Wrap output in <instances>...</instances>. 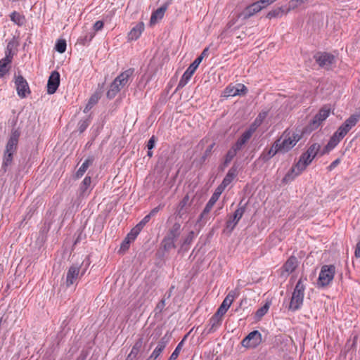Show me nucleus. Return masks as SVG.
Returning <instances> with one entry per match:
<instances>
[{
    "instance_id": "obj_1",
    "label": "nucleus",
    "mask_w": 360,
    "mask_h": 360,
    "mask_svg": "<svg viewBox=\"0 0 360 360\" xmlns=\"http://www.w3.org/2000/svg\"><path fill=\"white\" fill-rule=\"evenodd\" d=\"M21 131L19 128H13L11 134L6 144L3 155V161L1 170L5 173L7 172L13 160V155L16 153L18 146L19 138Z\"/></svg>"
},
{
    "instance_id": "obj_2",
    "label": "nucleus",
    "mask_w": 360,
    "mask_h": 360,
    "mask_svg": "<svg viewBox=\"0 0 360 360\" xmlns=\"http://www.w3.org/2000/svg\"><path fill=\"white\" fill-rule=\"evenodd\" d=\"M300 131L297 129H286L281 138L271 146L275 153H286L292 149L301 139Z\"/></svg>"
},
{
    "instance_id": "obj_3",
    "label": "nucleus",
    "mask_w": 360,
    "mask_h": 360,
    "mask_svg": "<svg viewBox=\"0 0 360 360\" xmlns=\"http://www.w3.org/2000/svg\"><path fill=\"white\" fill-rule=\"evenodd\" d=\"M91 264L89 257L86 258L81 262L72 264L67 271L65 278V285L67 288L77 283V281L85 274L87 269Z\"/></svg>"
},
{
    "instance_id": "obj_4",
    "label": "nucleus",
    "mask_w": 360,
    "mask_h": 360,
    "mask_svg": "<svg viewBox=\"0 0 360 360\" xmlns=\"http://www.w3.org/2000/svg\"><path fill=\"white\" fill-rule=\"evenodd\" d=\"M306 281V277H301L295 285L290 303V309L292 311L299 309L303 304L305 290V285L304 284V281Z\"/></svg>"
},
{
    "instance_id": "obj_5",
    "label": "nucleus",
    "mask_w": 360,
    "mask_h": 360,
    "mask_svg": "<svg viewBox=\"0 0 360 360\" xmlns=\"http://www.w3.org/2000/svg\"><path fill=\"white\" fill-rule=\"evenodd\" d=\"M335 273V267L333 265H323L319 273L318 285L325 287L329 285L333 281Z\"/></svg>"
},
{
    "instance_id": "obj_6",
    "label": "nucleus",
    "mask_w": 360,
    "mask_h": 360,
    "mask_svg": "<svg viewBox=\"0 0 360 360\" xmlns=\"http://www.w3.org/2000/svg\"><path fill=\"white\" fill-rule=\"evenodd\" d=\"M360 120V113L353 114L349 116L344 123L338 127L335 131L340 138H344L347 133L358 123Z\"/></svg>"
},
{
    "instance_id": "obj_7",
    "label": "nucleus",
    "mask_w": 360,
    "mask_h": 360,
    "mask_svg": "<svg viewBox=\"0 0 360 360\" xmlns=\"http://www.w3.org/2000/svg\"><path fill=\"white\" fill-rule=\"evenodd\" d=\"M192 202L193 200L191 199L189 194L187 193L181 200H180L175 209L174 214L176 217L179 219H185L187 214L190 212Z\"/></svg>"
},
{
    "instance_id": "obj_8",
    "label": "nucleus",
    "mask_w": 360,
    "mask_h": 360,
    "mask_svg": "<svg viewBox=\"0 0 360 360\" xmlns=\"http://www.w3.org/2000/svg\"><path fill=\"white\" fill-rule=\"evenodd\" d=\"M14 79L18 96L21 98H26L31 93L27 80L20 74L18 75H15Z\"/></svg>"
},
{
    "instance_id": "obj_9",
    "label": "nucleus",
    "mask_w": 360,
    "mask_h": 360,
    "mask_svg": "<svg viewBox=\"0 0 360 360\" xmlns=\"http://www.w3.org/2000/svg\"><path fill=\"white\" fill-rule=\"evenodd\" d=\"M13 43L9 42L6 46L5 57L0 60V77H4L9 70L8 65L11 63L13 57Z\"/></svg>"
},
{
    "instance_id": "obj_10",
    "label": "nucleus",
    "mask_w": 360,
    "mask_h": 360,
    "mask_svg": "<svg viewBox=\"0 0 360 360\" xmlns=\"http://www.w3.org/2000/svg\"><path fill=\"white\" fill-rule=\"evenodd\" d=\"M200 59H195L186 69L179 82L177 89L184 87L200 65Z\"/></svg>"
},
{
    "instance_id": "obj_11",
    "label": "nucleus",
    "mask_w": 360,
    "mask_h": 360,
    "mask_svg": "<svg viewBox=\"0 0 360 360\" xmlns=\"http://www.w3.org/2000/svg\"><path fill=\"white\" fill-rule=\"evenodd\" d=\"M262 342V335L258 330L250 332L241 342L243 347L255 348Z\"/></svg>"
},
{
    "instance_id": "obj_12",
    "label": "nucleus",
    "mask_w": 360,
    "mask_h": 360,
    "mask_svg": "<svg viewBox=\"0 0 360 360\" xmlns=\"http://www.w3.org/2000/svg\"><path fill=\"white\" fill-rule=\"evenodd\" d=\"M223 190L221 188L217 187L214 191V193L212 195L211 198L207 202L204 210L200 215V220H207V216L212 209L213 206L218 200L220 195L221 194Z\"/></svg>"
},
{
    "instance_id": "obj_13",
    "label": "nucleus",
    "mask_w": 360,
    "mask_h": 360,
    "mask_svg": "<svg viewBox=\"0 0 360 360\" xmlns=\"http://www.w3.org/2000/svg\"><path fill=\"white\" fill-rule=\"evenodd\" d=\"M246 210V204L241 205L239 204L238 209L234 212L233 216H231L226 221V229L232 231L235 226L238 224L240 219L242 218Z\"/></svg>"
},
{
    "instance_id": "obj_14",
    "label": "nucleus",
    "mask_w": 360,
    "mask_h": 360,
    "mask_svg": "<svg viewBox=\"0 0 360 360\" xmlns=\"http://www.w3.org/2000/svg\"><path fill=\"white\" fill-rule=\"evenodd\" d=\"M298 264L299 262L296 257H290L281 269V276L286 278L297 269Z\"/></svg>"
},
{
    "instance_id": "obj_15",
    "label": "nucleus",
    "mask_w": 360,
    "mask_h": 360,
    "mask_svg": "<svg viewBox=\"0 0 360 360\" xmlns=\"http://www.w3.org/2000/svg\"><path fill=\"white\" fill-rule=\"evenodd\" d=\"M270 4V0H259L248 6L244 12L245 17H250Z\"/></svg>"
},
{
    "instance_id": "obj_16",
    "label": "nucleus",
    "mask_w": 360,
    "mask_h": 360,
    "mask_svg": "<svg viewBox=\"0 0 360 360\" xmlns=\"http://www.w3.org/2000/svg\"><path fill=\"white\" fill-rule=\"evenodd\" d=\"M247 87L240 83L236 85H229L224 90V96H235L237 95H245L247 92Z\"/></svg>"
},
{
    "instance_id": "obj_17",
    "label": "nucleus",
    "mask_w": 360,
    "mask_h": 360,
    "mask_svg": "<svg viewBox=\"0 0 360 360\" xmlns=\"http://www.w3.org/2000/svg\"><path fill=\"white\" fill-rule=\"evenodd\" d=\"M316 61L322 68L328 69L335 63V56L328 53H321L315 56Z\"/></svg>"
},
{
    "instance_id": "obj_18",
    "label": "nucleus",
    "mask_w": 360,
    "mask_h": 360,
    "mask_svg": "<svg viewBox=\"0 0 360 360\" xmlns=\"http://www.w3.org/2000/svg\"><path fill=\"white\" fill-rule=\"evenodd\" d=\"M313 160L311 157H308L307 153H303L297 164L292 168V172L295 173V175L300 174Z\"/></svg>"
},
{
    "instance_id": "obj_19",
    "label": "nucleus",
    "mask_w": 360,
    "mask_h": 360,
    "mask_svg": "<svg viewBox=\"0 0 360 360\" xmlns=\"http://www.w3.org/2000/svg\"><path fill=\"white\" fill-rule=\"evenodd\" d=\"M60 84V74L57 71H53L48 79L47 93L53 94L58 89Z\"/></svg>"
},
{
    "instance_id": "obj_20",
    "label": "nucleus",
    "mask_w": 360,
    "mask_h": 360,
    "mask_svg": "<svg viewBox=\"0 0 360 360\" xmlns=\"http://www.w3.org/2000/svg\"><path fill=\"white\" fill-rule=\"evenodd\" d=\"M330 113V108L327 106L322 108L319 113L313 118L311 126L312 128H317L324 120H326Z\"/></svg>"
},
{
    "instance_id": "obj_21",
    "label": "nucleus",
    "mask_w": 360,
    "mask_h": 360,
    "mask_svg": "<svg viewBox=\"0 0 360 360\" xmlns=\"http://www.w3.org/2000/svg\"><path fill=\"white\" fill-rule=\"evenodd\" d=\"M134 72V70L133 68H129L120 74L114 80L122 89L131 81Z\"/></svg>"
},
{
    "instance_id": "obj_22",
    "label": "nucleus",
    "mask_w": 360,
    "mask_h": 360,
    "mask_svg": "<svg viewBox=\"0 0 360 360\" xmlns=\"http://www.w3.org/2000/svg\"><path fill=\"white\" fill-rule=\"evenodd\" d=\"M238 175V167L236 165H233L231 167V169L228 171L226 175L224 178L221 184L218 186L221 188L223 191L225 189L226 186H228L233 180Z\"/></svg>"
},
{
    "instance_id": "obj_23",
    "label": "nucleus",
    "mask_w": 360,
    "mask_h": 360,
    "mask_svg": "<svg viewBox=\"0 0 360 360\" xmlns=\"http://www.w3.org/2000/svg\"><path fill=\"white\" fill-rule=\"evenodd\" d=\"M233 297H234L231 294V292H229L226 295V297L224 298L222 303L218 308L217 311H216L217 315H220V316H223L226 314V312L227 311V310L229 309V308L230 307V306L231 305V304L233 302Z\"/></svg>"
},
{
    "instance_id": "obj_24",
    "label": "nucleus",
    "mask_w": 360,
    "mask_h": 360,
    "mask_svg": "<svg viewBox=\"0 0 360 360\" xmlns=\"http://www.w3.org/2000/svg\"><path fill=\"white\" fill-rule=\"evenodd\" d=\"M342 138H340L336 132H335L330 137L328 143L324 147L323 150L321 152V155L328 153L330 150L334 149L336 146L340 142Z\"/></svg>"
},
{
    "instance_id": "obj_25",
    "label": "nucleus",
    "mask_w": 360,
    "mask_h": 360,
    "mask_svg": "<svg viewBox=\"0 0 360 360\" xmlns=\"http://www.w3.org/2000/svg\"><path fill=\"white\" fill-rule=\"evenodd\" d=\"M144 23L143 22H139L134 26L128 34V40L134 41L138 39L144 30Z\"/></svg>"
},
{
    "instance_id": "obj_26",
    "label": "nucleus",
    "mask_w": 360,
    "mask_h": 360,
    "mask_svg": "<svg viewBox=\"0 0 360 360\" xmlns=\"http://www.w3.org/2000/svg\"><path fill=\"white\" fill-rule=\"evenodd\" d=\"M167 345L165 338H162L158 342L157 347L146 360H155L164 350Z\"/></svg>"
},
{
    "instance_id": "obj_27",
    "label": "nucleus",
    "mask_w": 360,
    "mask_h": 360,
    "mask_svg": "<svg viewBox=\"0 0 360 360\" xmlns=\"http://www.w3.org/2000/svg\"><path fill=\"white\" fill-rule=\"evenodd\" d=\"M253 131L254 130L251 128L245 131L233 146H234L236 150H240L243 145L250 139Z\"/></svg>"
},
{
    "instance_id": "obj_28",
    "label": "nucleus",
    "mask_w": 360,
    "mask_h": 360,
    "mask_svg": "<svg viewBox=\"0 0 360 360\" xmlns=\"http://www.w3.org/2000/svg\"><path fill=\"white\" fill-rule=\"evenodd\" d=\"M167 8V6L166 5H163L155 11L151 15L150 23L153 25L156 23L158 20H161L163 18Z\"/></svg>"
},
{
    "instance_id": "obj_29",
    "label": "nucleus",
    "mask_w": 360,
    "mask_h": 360,
    "mask_svg": "<svg viewBox=\"0 0 360 360\" xmlns=\"http://www.w3.org/2000/svg\"><path fill=\"white\" fill-rule=\"evenodd\" d=\"M94 160V158L93 156L89 157L87 159H86L83 164L81 165V167L79 168V169L77 171L76 177H82L85 173V172L87 170L89 167L93 164Z\"/></svg>"
},
{
    "instance_id": "obj_30",
    "label": "nucleus",
    "mask_w": 360,
    "mask_h": 360,
    "mask_svg": "<svg viewBox=\"0 0 360 360\" xmlns=\"http://www.w3.org/2000/svg\"><path fill=\"white\" fill-rule=\"evenodd\" d=\"M222 320V316L220 315H217V313H215L210 319L209 325L210 326V328L208 330V333H212L214 332L216 328L220 326Z\"/></svg>"
},
{
    "instance_id": "obj_31",
    "label": "nucleus",
    "mask_w": 360,
    "mask_h": 360,
    "mask_svg": "<svg viewBox=\"0 0 360 360\" xmlns=\"http://www.w3.org/2000/svg\"><path fill=\"white\" fill-rule=\"evenodd\" d=\"M143 335H139V338L135 342L134 345L132 347L131 352L129 353L131 354V356H134L136 358L137 355L139 354L143 347Z\"/></svg>"
},
{
    "instance_id": "obj_32",
    "label": "nucleus",
    "mask_w": 360,
    "mask_h": 360,
    "mask_svg": "<svg viewBox=\"0 0 360 360\" xmlns=\"http://www.w3.org/2000/svg\"><path fill=\"white\" fill-rule=\"evenodd\" d=\"M121 89V87H120L117 83L113 80L106 93L107 98L109 99L114 98Z\"/></svg>"
},
{
    "instance_id": "obj_33",
    "label": "nucleus",
    "mask_w": 360,
    "mask_h": 360,
    "mask_svg": "<svg viewBox=\"0 0 360 360\" xmlns=\"http://www.w3.org/2000/svg\"><path fill=\"white\" fill-rule=\"evenodd\" d=\"M10 18L12 22L18 26H22L25 22V18L17 11H13L10 15Z\"/></svg>"
},
{
    "instance_id": "obj_34",
    "label": "nucleus",
    "mask_w": 360,
    "mask_h": 360,
    "mask_svg": "<svg viewBox=\"0 0 360 360\" xmlns=\"http://www.w3.org/2000/svg\"><path fill=\"white\" fill-rule=\"evenodd\" d=\"M181 233V224L179 222H175L172 228L169 230L167 236L172 238L175 240L178 238Z\"/></svg>"
},
{
    "instance_id": "obj_35",
    "label": "nucleus",
    "mask_w": 360,
    "mask_h": 360,
    "mask_svg": "<svg viewBox=\"0 0 360 360\" xmlns=\"http://www.w3.org/2000/svg\"><path fill=\"white\" fill-rule=\"evenodd\" d=\"M176 240L166 236L162 241V245L165 251H169L172 248H175Z\"/></svg>"
},
{
    "instance_id": "obj_36",
    "label": "nucleus",
    "mask_w": 360,
    "mask_h": 360,
    "mask_svg": "<svg viewBox=\"0 0 360 360\" xmlns=\"http://www.w3.org/2000/svg\"><path fill=\"white\" fill-rule=\"evenodd\" d=\"M99 96L97 94H93L90 98L89 99V101L87 104L86 105V107L84 110V112L86 113L88 112L99 101Z\"/></svg>"
},
{
    "instance_id": "obj_37",
    "label": "nucleus",
    "mask_w": 360,
    "mask_h": 360,
    "mask_svg": "<svg viewBox=\"0 0 360 360\" xmlns=\"http://www.w3.org/2000/svg\"><path fill=\"white\" fill-rule=\"evenodd\" d=\"M267 115H268V111L261 112L258 115V116L257 117V118L255 119L254 122L250 126V128L252 129V130L255 131L256 129V128L257 127H259L262 123L266 117Z\"/></svg>"
},
{
    "instance_id": "obj_38",
    "label": "nucleus",
    "mask_w": 360,
    "mask_h": 360,
    "mask_svg": "<svg viewBox=\"0 0 360 360\" xmlns=\"http://www.w3.org/2000/svg\"><path fill=\"white\" fill-rule=\"evenodd\" d=\"M321 149V146L319 143H314L309 146L307 150L305 152L307 153L308 157H311L312 159L316 156Z\"/></svg>"
},
{
    "instance_id": "obj_39",
    "label": "nucleus",
    "mask_w": 360,
    "mask_h": 360,
    "mask_svg": "<svg viewBox=\"0 0 360 360\" xmlns=\"http://www.w3.org/2000/svg\"><path fill=\"white\" fill-rule=\"evenodd\" d=\"M91 176H86L84 179V180L82 181V182L81 184V186H80V191H81V193L82 195L85 194L86 190L88 189V188L91 185Z\"/></svg>"
},
{
    "instance_id": "obj_40",
    "label": "nucleus",
    "mask_w": 360,
    "mask_h": 360,
    "mask_svg": "<svg viewBox=\"0 0 360 360\" xmlns=\"http://www.w3.org/2000/svg\"><path fill=\"white\" fill-rule=\"evenodd\" d=\"M66 41L65 39H59L56 41L55 49L60 53H63L66 50Z\"/></svg>"
},
{
    "instance_id": "obj_41",
    "label": "nucleus",
    "mask_w": 360,
    "mask_h": 360,
    "mask_svg": "<svg viewBox=\"0 0 360 360\" xmlns=\"http://www.w3.org/2000/svg\"><path fill=\"white\" fill-rule=\"evenodd\" d=\"M238 150L234 146H232L227 152L225 159L226 163H230L233 158L236 155Z\"/></svg>"
},
{
    "instance_id": "obj_42",
    "label": "nucleus",
    "mask_w": 360,
    "mask_h": 360,
    "mask_svg": "<svg viewBox=\"0 0 360 360\" xmlns=\"http://www.w3.org/2000/svg\"><path fill=\"white\" fill-rule=\"evenodd\" d=\"M269 302H266L263 307L258 309L255 313L257 319H260L269 310Z\"/></svg>"
},
{
    "instance_id": "obj_43",
    "label": "nucleus",
    "mask_w": 360,
    "mask_h": 360,
    "mask_svg": "<svg viewBox=\"0 0 360 360\" xmlns=\"http://www.w3.org/2000/svg\"><path fill=\"white\" fill-rule=\"evenodd\" d=\"M90 124L89 119L82 120L78 123V130L80 133L84 132Z\"/></svg>"
},
{
    "instance_id": "obj_44",
    "label": "nucleus",
    "mask_w": 360,
    "mask_h": 360,
    "mask_svg": "<svg viewBox=\"0 0 360 360\" xmlns=\"http://www.w3.org/2000/svg\"><path fill=\"white\" fill-rule=\"evenodd\" d=\"M166 304H165V298H162L158 303V304L156 305L155 308V316L158 315V314H160L162 313V311H163L165 307Z\"/></svg>"
},
{
    "instance_id": "obj_45",
    "label": "nucleus",
    "mask_w": 360,
    "mask_h": 360,
    "mask_svg": "<svg viewBox=\"0 0 360 360\" xmlns=\"http://www.w3.org/2000/svg\"><path fill=\"white\" fill-rule=\"evenodd\" d=\"M141 231L136 227H134L130 232L127 235V238L130 240L131 242L134 241Z\"/></svg>"
},
{
    "instance_id": "obj_46",
    "label": "nucleus",
    "mask_w": 360,
    "mask_h": 360,
    "mask_svg": "<svg viewBox=\"0 0 360 360\" xmlns=\"http://www.w3.org/2000/svg\"><path fill=\"white\" fill-rule=\"evenodd\" d=\"M150 215H146L143 219L139 223L136 224V226H135L137 229H139L140 231L143 229V228L146 226V224L149 222V221L150 220Z\"/></svg>"
},
{
    "instance_id": "obj_47",
    "label": "nucleus",
    "mask_w": 360,
    "mask_h": 360,
    "mask_svg": "<svg viewBox=\"0 0 360 360\" xmlns=\"http://www.w3.org/2000/svg\"><path fill=\"white\" fill-rule=\"evenodd\" d=\"M182 343L183 341L178 344L177 347L169 358V360H176L178 358Z\"/></svg>"
},
{
    "instance_id": "obj_48",
    "label": "nucleus",
    "mask_w": 360,
    "mask_h": 360,
    "mask_svg": "<svg viewBox=\"0 0 360 360\" xmlns=\"http://www.w3.org/2000/svg\"><path fill=\"white\" fill-rule=\"evenodd\" d=\"M131 243L130 240L126 237L121 243L120 251L126 252L129 250Z\"/></svg>"
},
{
    "instance_id": "obj_49",
    "label": "nucleus",
    "mask_w": 360,
    "mask_h": 360,
    "mask_svg": "<svg viewBox=\"0 0 360 360\" xmlns=\"http://www.w3.org/2000/svg\"><path fill=\"white\" fill-rule=\"evenodd\" d=\"M158 141V139L155 136L153 135L150 139L148 140V143H147V148L149 150H152V149L155 147V143Z\"/></svg>"
},
{
    "instance_id": "obj_50",
    "label": "nucleus",
    "mask_w": 360,
    "mask_h": 360,
    "mask_svg": "<svg viewBox=\"0 0 360 360\" xmlns=\"http://www.w3.org/2000/svg\"><path fill=\"white\" fill-rule=\"evenodd\" d=\"M308 0H291L289 3L290 8H295L302 4H304Z\"/></svg>"
},
{
    "instance_id": "obj_51",
    "label": "nucleus",
    "mask_w": 360,
    "mask_h": 360,
    "mask_svg": "<svg viewBox=\"0 0 360 360\" xmlns=\"http://www.w3.org/2000/svg\"><path fill=\"white\" fill-rule=\"evenodd\" d=\"M194 238V232L190 231L183 242V245H190Z\"/></svg>"
},
{
    "instance_id": "obj_52",
    "label": "nucleus",
    "mask_w": 360,
    "mask_h": 360,
    "mask_svg": "<svg viewBox=\"0 0 360 360\" xmlns=\"http://www.w3.org/2000/svg\"><path fill=\"white\" fill-rule=\"evenodd\" d=\"M103 22L102 20H98L96 21L94 25V30L95 32H98L99 30H101L103 27Z\"/></svg>"
},
{
    "instance_id": "obj_53",
    "label": "nucleus",
    "mask_w": 360,
    "mask_h": 360,
    "mask_svg": "<svg viewBox=\"0 0 360 360\" xmlns=\"http://www.w3.org/2000/svg\"><path fill=\"white\" fill-rule=\"evenodd\" d=\"M164 205H159L158 206L153 208L148 215H150V217L151 218L152 217L155 216L161 209H162Z\"/></svg>"
},
{
    "instance_id": "obj_54",
    "label": "nucleus",
    "mask_w": 360,
    "mask_h": 360,
    "mask_svg": "<svg viewBox=\"0 0 360 360\" xmlns=\"http://www.w3.org/2000/svg\"><path fill=\"white\" fill-rule=\"evenodd\" d=\"M208 52H209V48H205L202 52L201 53V54L196 58V59H200V63L202 62V59L207 56H208Z\"/></svg>"
},
{
    "instance_id": "obj_55",
    "label": "nucleus",
    "mask_w": 360,
    "mask_h": 360,
    "mask_svg": "<svg viewBox=\"0 0 360 360\" xmlns=\"http://www.w3.org/2000/svg\"><path fill=\"white\" fill-rule=\"evenodd\" d=\"M340 163V160L339 158L334 160L331 164L328 166V170L331 171L334 168H335Z\"/></svg>"
},
{
    "instance_id": "obj_56",
    "label": "nucleus",
    "mask_w": 360,
    "mask_h": 360,
    "mask_svg": "<svg viewBox=\"0 0 360 360\" xmlns=\"http://www.w3.org/2000/svg\"><path fill=\"white\" fill-rule=\"evenodd\" d=\"M174 285H172L169 290L165 294L163 298H165V300H166V299H169L171 296H172V292L174 289Z\"/></svg>"
},
{
    "instance_id": "obj_57",
    "label": "nucleus",
    "mask_w": 360,
    "mask_h": 360,
    "mask_svg": "<svg viewBox=\"0 0 360 360\" xmlns=\"http://www.w3.org/2000/svg\"><path fill=\"white\" fill-rule=\"evenodd\" d=\"M354 255L356 258H360V240L357 243L356 245Z\"/></svg>"
},
{
    "instance_id": "obj_58",
    "label": "nucleus",
    "mask_w": 360,
    "mask_h": 360,
    "mask_svg": "<svg viewBox=\"0 0 360 360\" xmlns=\"http://www.w3.org/2000/svg\"><path fill=\"white\" fill-rule=\"evenodd\" d=\"M212 147H213V144L208 146V148L206 149V150L205 152V155H208L211 153Z\"/></svg>"
},
{
    "instance_id": "obj_59",
    "label": "nucleus",
    "mask_w": 360,
    "mask_h": 360,
    "mask_svg": "<svg viewBox=\"0 0 360 360\" xmlns=\"http://www.w3.org/2000/svg\"><path fill=\"white\" fill-rule=\"evenodd\" d=\"M229 163H226V159H224V163L220 166L221 169L223 170L225 167L229 165Z\"/></svg>"
},
{
    "instance_id": "obj_60",
    "label": "nucleus",
    "mask_w": 360,
    "mask_h": 360,
    "mask_svg": "<svg viewBox=\"0 0 360 360\" xmlns=\"http://www.w3.org/2000/svg\"><path fill=\"white\" fill-rule=\"evenodd\" d=\"M136 357L134 356H131V354H129L126 360H133L134 359H135Z\"/></svg>"
},
{
    "instance_id": "obj_61",
    "label": "nucleus",
    "mask_w": 360,
    "mask_h": 360,
    "mask_svg": "<svg viewBox=\"0 0 360 360\" xmlns=\"http://www.w3.org/2000/svg\"><path fill=\"white\" fill-rule=\"evenodd\" d=\"M153 153L151 150H149L148 151V153H147V155L150 158H151L153 156Z\"/></svg>"
},
{
    "instance_id": "obj_62",
    "label": "nucleus",
    "mask_w": 360,
    "mask_h": 360,
    "mask_svg": "<svg viewBox=\"0 0 360 360\" xmlns=\"http://www.w3.org/2000/svg\"><path fill=\"white\" fill-rule=\"evenodd\" d=\"M278 13H276L275 11H274V12H273V11H271V16H276V15H278Z\"/></svg>"
},
{
    "instance_id": "obj_63",
    "label": "nucleus",
    "mask_w": 360,
    "mask_h": 360,
    "mask_svg": "<svg viewBox=\"0 0 360 360\" xmlns=\"http://www.w3.org/2000/svg\"><path fill=\"white\" fill-rule=\"evenodd\" d=\"M94 37V34H91L89 38V41L91 40V39Z\"/></svg>"
},
{
    "instance_id": "obj_64",
    "label": "nucleus",
    "mask_w": 360,
    "mask_h": 360,
    "mask_svg": "<svg viewBox=\"0 0 360 360\" xmlns=\"http://www.w3.org/2000/svg\"><path fill=\"white\" fill-rule=\"evenodd\" d=\"M266 151L267 153V155L270 154V149L269 150H267V149H266Z\"/></svg>"
}]
</instances>
